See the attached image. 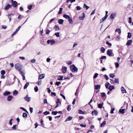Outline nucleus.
Wrapping results in <instances>:
<instances>
[{
  "mask_svg": "<svg viewBox=\"0 0 133 133\" xmlns=\"http://www.w3.org/2000/svg\"><path fill=\"white\" fill-rule=\"evenodd\" d=\"M32 7V5H30L28 6V8L30 10L31 9Z\"/></svg>",
  "mask_w": 133,
  "mask_h": 133,
  "instance_id": "61",
  "label": "nucleus"
},
{
  "mask_svg": "<svg viewBox=\"0 0 133 133\" xmlns=\"http://www.w3.org/2000/svg\"><path fill=\"white\" fill-rule=\"evenodd\" d=\"M110 85V84L108 82H107L105 84V86L107 89H108Z\"/></svg>",
  "mask_w": 133,
  "mask_h": 133,
  "instance_id": "24",
  "label": "nucleus"
},
{
  "mask_svg": "<svg viewBox=\"0 0 133 133\" xmlns=\"http://www.w3.org/2000/svg\"><path fill=\"white\" fill-rule=\"evenodd\" d=\"M54 28L55 29V31H57L58 30L59 28L58 26L55 25L54 27Z\"/></svg>",
  "mask_w": 133,
  "mask_h": 133,
  "instance_id": "28",
  "label": "nucleus"
},
{
  "mask_svg": "<svg viewBox=\"0 0 133 133\" xmlns=\"http://www.w3.org/2000/svg\"><path fill=\"white\" fill-rule=\"evenodd\" d=\"M78 111V113L80 114H84V112L81 110H79Z\"/></svg>",
  "mask_w": 133,
  "mask_h": 133,
  "instance_id": "38",
  "label": "nucleus"
},
{
  "mask_svg": "<svg viewBox=\"0 0 133 133\" xmlns=\"http://www.w3.org/2000/svg\"><path fill=\"white\" fill-rule=\"evenodd\" d=\"M61 83V82H57L56 83L55 85L58 86Z\"/></svg>",
  "mask_w": 133,
  "mask_h": 133,
  "instance_id": "50",
  "label": "nucleus"
},
{
  "mask_svg": "<svg viewBox=\"0 0 133 133\" xmlns=\"http://www.w3.org/2000/svg\"><path fill=\"white\" fill-rule=\"evenodd\" d=\"M121 91L122 93H127L126 90L124 89V88L123 87H121Z\"/></svg>",
  "mask_w": 133,
  "mask_h": 133,
  "instance_id": "12",
  "label": "nucleus"
},
{
  "mask_svg": "<svg viewBox=\"0 0 133 133\" xmlns=\"http://www.w3.org/2000/svg\"><path fill=\"white\" fill-rule=\"evenodd\" d=\"M115 110V108H113L111 109L110 113L111 114H113L114 113V111Z\"/></svg>",
  "mask_w": 133,
  "mask_h": 133,
  "instance_id": "46",
  "label": "nucleus"
},
{
  "mask_svg": "<svg viewBox=\"0 0 133 133\" xmlns=\"http://www.w3.org/2000/svg\"><path fill=\"white\" fill-rule=\"evenodd\" d=\"M80 126L81 127H86V125L85 124H80Z\"/></svg>",
  "mask_w": 133,
  "mask_h": 133,
  "instance_id": "56",
  "label": "nucleus"
},
{
  "mask_svg": "<svg viewBox=\"0 0 133 133\" xmlns=\"http://www.w3.org/2000/svg\"><path fill=\"white\" fill-rule=\"evenodd\" d=\"M85 17V15L84 13H82L81 14L80 16L79 17V18L81 20H83Z\"/></svg>",
  "mask_w": 133,
  "mask_h": 133,
  "instance_id": "4",
  "label": "nucleus"
},
{
  "mask_svg": "<svg viewBox=\"0 0 133 133\" xmlns=\"http://www.w3.org/2000/svg\"><path fill=\"white\" fill-rule=\"evenodd\" d=\"M132 41L131 40H129L128 41L126 45L128 46H130L132 43Z\"/></svg>",
  "mask_w": 133,
  "mask_h": 133,
  "instance_id": "10",
  "label": "nucleus"
},
{
  "mask_svg": "<svg viewBox=\"0 0 133 133\" xmlns=\"http://www.w3.org/2000/svg\"><path fill=\"white\" fill-rule=\"evenodd\" d=\"M44 115H46L50 114V112L49 111H46L43 112Z\"/></svg>",
  "mask_w": 133,
  "mask_h": 133,
  "instance_id": "48",
  "label": "nucleus"
},
{
  "mask_svg": "<svg viewBox=\"0 0 133 133\" xmlns=\"http://www.w3.org/2000/svg\"><path fill=\"white\" fill-rule=\"evenodd\" d=\"M107 17L106 16H105L104 17H103L102 19H101L100 20V23H101L102 22H103L107 18Z\"/></svg>",
  "mask_w": 133,
  "mask_h": 133,
  "instance_id": "27",
  "label": "nucleus"
},
{
  "mask_svg": "<svg viewBox=\"0 0 133 133\" xmlns=\"http://www.w3.org/2000/svg\"><path fill=\"white\" fill-rule=\"evenodd\" d=\"M28 115L25 112L23 113V116L24 118H26L27 117Z\"/></svg>",
  "mask_w": 133,
  "mask_h": 133,
  "instance_id": "34",
  "label": "nucleus"
},
{
  "mask_svg": "<svg viewBox=\"0 0 133 133\" xmlns=\"http://www.w3.org/2000/svg\"><path fill=\"white\" fill-rule=\"evenodd\" d=\"M63 17L66 19H70V17L69 16L67 15L66 14H64L63 15Z\"/></svg>",
  "mask_w": 133,
  "mask_h": 133,
  "instance_id": "20",
  "label": "nucleus"
},
{
  "mask_svg": "<svg viewBox=\"0 0 133 133\" xmlns=\"http://www.w3.org/2000/svg\"><path fill=\"white\" fill-rule=\"evenodd\" d=\"M13 97L12 96H9L7 98V100L8 101H11L12 98H13Z\"/></svg>",
  "mask_w": 133,
  "mask_h": 133,
  "instance_id": "16",
  "label": "nucleus"
},
{
  "mask_svg": "<svg viewBox=\"0 0 133 133\" xmlns=\"http://www.w3.org/2000/svg\"><path fill=\"white\" fill-rule=\"evenodd\" d=\"M71 105H69L67 107V110L68 111H70L71 110Z\"/></svg>",
  "mask_w": 133,
  "mask_h": 133,
  "instance_id": "44",
  "label": "nucleus"
},
{
  "mask_svg": "<svg viewBox=\"0 0 133 133\" xmlns=\"http://www.w3.org/2000/svg\"><path fill=\"white\" fill-rule=\"evenodd\" d=\"M63 76H58L57 79L58 80L61 81L63 79Z\"/></svg>",
  "mask_w": 133,
  "mask_h": 133,
  "instance_id": "19",
  "label": "nucleus"
},
{
  "mask_svg": "<svg viewBox=\"0 0 133 133\" xmlns=\"http://www.w3.org/2000/svg\"><path fill=\"white\" fill-rule=\"evenodd\" d=\"M70 68L71 71L73 72L76 73L78 71V69L75 65H73L70 66Z\"/></svg>",
  "mask_w": 133,
  "mask_h": 133,
  "instance_id": "2",
  "label": "nucleus"
},
{
  "mask_svg": "<svg viewBox=\"0 0 133 133\" xmlns=\"http://www.w3.org/2000/svg\"><path fill=\"white\" fill-rule=\"evenodd\" d=\"M11 7V5L8 4L6 6L5 8V10H7L10 8Z\"/></svg>",
  "mask_w": 133,
  "mask_h": 133,
  "instance_id": "13",
  "label": "nucleus"
},
{
  "mask_svg": "<svg viewBox=\"0 0 133 133\" xmlns=\"http://www.w3.org/2000/svg\"><path fill=\"white\" fill-rule=\"evenodd\" d=\"M76 9L77 10H80L81 9V8L79 6H77L76 7Z\"/></svg>",
  "mask_w": 133,
  "mask_h": 133,
  "instance_id": "59",
  "label": "nucleus"
},
{
  "mask_svg": "<svg viewBox=\"0 0 133 133\" xmlns=\"http://www.w3.org/2000/svg\"><path fill=\"white\" fill-rule=\"evenodd\" d=\"M106 95L105 94L104 92H102L101 94V96L102 97H104Z\"/></svg>",
  "mask_w": 133,
  "mask_h": 133,
  "instance_id": "54",
  "label": "nucleus"
},
{
  "mask_svg": "<svg viewBox=\"0 0 133 133\" xmlns=\"http://www.w3.org/2000/svg\"><path fill=\"white\" fill-rule=\"evenodd\" d=\"M24 98L26 101L29 102L30 101L31 98L28 97V95H27L25 97H24Z\"/></svg>",
  "mask_w": 133,
  "mask_h": 133,
  "instance_id": "5",
  "label": "nucleus"
},
{
  "mask_svg": "<svg viewBox=\"0 0 133 133\" xmlns=\"http://www.w3.org/2000/svg\"><path fill=\"white\" fill-rule=\"evenodd\" d=\"M60 100H59V99L58 98H57L56 99V103L57 104L59 103H60Z\"/></svg>",
  "mask_w": 133,
  "mask_h": 133,
  "instance_id": "58",
  "label": "nucleus"
},
{
  "mask_svg": "<svg viewBox=\"0 0 133 133\" xmlns=\"http://www.w3.org/2000/svg\"><path fill=\"white\" fill-rule=\"evenodd\" d=\"M109 76L110 77L113 78L115 77V75L114 74L111 73L110 74Z\"/></svg>",
  "mask_w": 133,
  "mask_h": 133,
  "instance_id": "29",
  "label": "nucleus"
},
{
  "mask_svg": "<svg viewBox=\"0 0 133 133\" xmlns=\"http://www.w3.org/2000/svg\"><path fill=\"white\" fill-rule=\"evenodd\" d=\"M12 5L14 7H16L18 6L17 2L16 1H14L12 3Z\"/></svg>",
  "mask_w": 133,
  "mask_h": 133,
  "instance_id": "9",
  "label": "nucleus"
},
{
  "mask_svg": "<svg viewBox=\"0 0 133 133\" xmlns=\"http://www.w3.org/2000/svg\"><path fill=\"white\" fill-rule=\"evenodd\" d=\"M50 31L48 29H46V34H49Z\"/></svg>",
  "mask_w": 133,
  "mask_h": 133,
  "instance_id": "49",
  "label": "nucleus"
},
{
  "mask_svg": "<svg viewBox=\"0 0 133 133\" xmlns=\"http://www.w3.org/2000/svg\"><path fill=\"white\" fill-rule=\"evenodd\" d=\"M98 74L97 73H95V75H94V76L93 77V78H96L98 76Z\"/></svg>",
  "mask_w": 133,
  "mask_h": 133,
  "instance_id": "43",
  "label": "nucleus"
},
{
  "mask_svg": "<svg viewBox=\"0 0 133 133\" xmlns=\"http://www.w3.org/2000/svg\"><path fill=\"white\" fill-rule=\"evenodd\" d=\"M57 113L58 112H57V111H53L52 112V115H56L57 114Z\"/></svg>",
  "mask_w": 133,
  "mask_h": 133,
  "instance_id": "40",
  "label": "nucleus"
},
{
  "mask_svg": "<svg viewBox=\"0 0 133 133\" xmlns=\"http://www.w3.org/2000/svg\"><path fill=\"white\" fill-rule=\"evenodd\" d=\"M45 76L44 74H42L39 76L38 77L39 79H41L44 78Z\"/></svg>",
  "mask_w": 133,
  "mask_h": 133,
  "instance_id": "8",
  "label": "nucleus"
},
{
  "mask_svg": "<svg viewBox=\"0 0 133 133\" xmlns=\"http://www.w3.org/2000/svg\"><path fill=\"white\" fill-rule=\"evenodd\" d=\"M64 20L62 19H60L58 21V23L59 24H62L63 23Z\"/></svg>",
  "mask_w": 133,
  "mask_h": 133,
  "instance_id": "21",
  "label": "nucleus"
},
{
  "mask_svg": "<svg viewBox=\"0 0 133 133\" xmlns=\"http://www.w3.org/2000/svg\"><path fill=\"white\" fill-rule=\"evenodd\" d=\"M114 80L113 79H110V83L111 84H114Z\"/></svg>",
  "mask_w": 133,
  "mask_h": 133,
  "instance_id": "63",
  "label": "nucleus"
},
{
  "mask_svg": "<svg viewBox=\"0 0 133 133\" xmlns=\"http://www.w3.org/2000/svg\"><path fill=\"white\" fill-rule=\"evenodd\" d=\"M114 82L116 83H119V79L118 78H115V79Z\"/></svg>",
  "mask_w": 133,
  "mask_h": 133,
  "instance_id": "31",
  "label": "nucleus"
},
{
  "mask_svg": "<svg viewBox=\"0 0 133 133\" xmlns=\"http://www.w3.org/2000/svg\"><path fill=\"white\" fill-rule=\"evenodd\" d=\"M101 86L99 85H97L95 86V89L98 90L100 89Z\"/></svg>",
  "mask_w": 133,
  "mask_h": 133,
  "instance_id": "18",
  "label": "nucleus"
},
{
  "mask_svg": "<svg viewBox=\"0 0 133 133\" xmlns=\"http://www.w3.org/2000/svg\"><path fill=\"white\" fill-rule=\"evenodd\" d=\"M29 83H26L25 84L24 86V89H26L29 85Z\"/></svg>",
  "mask_w": 133,
  "mask_h": 133,
  "instance_id": "22",
  "label": "nucleus"
},
{
  "mask_svg": "<svg viewBox=\"0 0 133 133\" xmlns=\"http://www.w3.org/2000/svg\"><path fill=\"white\" fill-rule=\"evenodd\" d=\"M85 7L86 8V9L87 10L89 8V7L88 6L85 4H84L83 6V8H84Z\"/></svg>",
  "mask_w": 133,
  "mask_h": 133,
  "instance_id": "42",
  "label": "nucleus"
},
{
  "mask_svg": "<svg viewBox=\"0 0 133 133\" xmlns=\"http://www.w3.org/2000/svg\"><path fill=\"white\" fill-rule=\"evenodd\" d=\"M36 61V60L35 59H33L31 60V62L32 63H34Z\"/></svg>",
  "mask_w": 133,
  "mask_h": 133,
  "instance_id": "57",
  "label": "nucleus"
},
{
  "mask_svg": "<svg viewBox=\"0 0 133 133\" xmlns=\"http://www.w3.org/2000/svg\"><path fill=\"white\" fill-rule=\"evenodd\" d=\"M55 35L57 37H59L60 36L59 33V32L56 33L55 34Z\"/></svg>",
  "mask_w": 133,
  "mask_h": 133,
  "instance_id": "47",
  "label": "nucleus"
},
{
  "mask_svg": "<svg viewBox=\"0 0 133 133\" xmlns=\"http://www.w3.org/2000/svg\"><path fill=\"white\" fill-rule=\"evenodd\" d=\"M98 114V112L96 110L93 111L92 112V114L93 116L94 115H96Z\"/></svg>",
  "mask_w": 133,
  "mask_h": 133,
  "instance_id": "11",
  "label": "nucleus"
},
{
  "mask_svg": "<svg viewBox=\"0 0 133 133\" xmlns=\"http://www.w3.org/2000/svg\"><path fill=\"white\" fill-rule=\"evenodd\" d=\"M115 32H118V34L119 35L121 34V30L120 29H116L115 30Z\"/></svg>",
  "mask_w": 133,
  "mask_h": 133,
  "instance_id": "26",
  "label": "nucleus"
},
{
  "mask_svg": "<svg viewBox=\"0 0 133 133\" xmlns=\"http://www.w3.org/2000/svg\"><path fill=\"white\" fill-rule=\"evenodd\" d=\"M15 66L16 69L19 71L20 72L23 74H25V72L24 71L22 70H21L23 66L21 64L19 63H17L15 65Z\"/></svg>",
  "mask_w": 133,
  "mask_h": 133,
  "instance_id": "1",
  "label": "nucleus"
},
{
  "mask_svg": "<svg viewBox=\"0 0 133 133\" xmlns=\"http://www.w3.org/2000/svg\"><path fill=\"white\" fill-rule=\"evenodd\" d=\"M1 74L3 75H4L5 74V71L3 70L1 71Z\"/></svg>",
  "mask_w": 133,
  "mask_h": 133,
  "instance_id": "52",
  "label": "nucleus"
},
{
  "mask_svg": "<svg viewBox=\"0 0 133 133\" xmlns=\"http://www.w3.org/2000/svg\"><path fill=\"white\" fill-rule=\"evenodd\" d=\"M112 51L111 50H108L107 51V54L108 55H109V56H110L112 55Z\"/></svg>",
  "mask_w": 133,
  "mask_h": 133,
  "instance_id": "6",
  "label": "nucleus"
},
{
  "mask_svg": "<svg viewBox=\"0 0 133 133\" xmlns=\"http://www.w3.org/2000/svg\"><path fill=\"white\" fill-rule=\"evenodd\" d=\"M10 94V92L9 91H6L4 93L3 95L4 96H6L9 95Z\"/></svg>",
  "mask_w": 133,
  "mask_h": 133,
  "instance_id": "23",
  "label": "nucleus"
},
{
  "mask_svg": "<svg viewBox=\"0 0 133 133\" xmlns=\"http://www.w3.org/2000/svg\"><path fill=\"white\" fill-rule=\"evenodd\" d=\"M109 87L108 89H109V90L110 91H111L112 89L115 88L114 87L113 85H110V86H109Z\"/></svg>",
  "mask_w": 133,
  "mask_h": 133,
  "instance_id": "15",
  "label": "nucleus"
},
{
  "mask_svg": "<svg viewBox=\"0 0 133 133\" xmlns=\"http://www.w3.org/2000/svg\"><path fill=\"white\" fill-rule=\"evenodd\" d=\"M72 117H71L70 116L68 117L66 119L65 121V122H66L67 121L71 120L72 119Z\"/></svg>",
  "mask_w": 133,
  "mask_h": 133,
  "instance_id": "25",
  "label": "nucleus"
},
{
  "mask_svg": "<svg viewBox=\"0 0 133 133\" xmlns=\"http://www.w3.org/2000/svg\"><path fill=\"white\" fill-rule=\"evenodd\" d=\"M48 44L50 43L51 45H54L55 43V41L54 40H48L47 41Z\"/></svg>",
  "mask_w": 133,
  "mask_h": 133,
  "instance_id": "3",
  "label": "nucleus"
},
{
  "mask_svg": "<svg viewBox=\"0 0 133 133\" xmlns=\"http://www.w3.org/2000/svg\"><path fill=\"white\" fill-rule=\"evenodd\" d=\"M12 120H13V119L12 118H11L10 120L9 124H10V125H11L12 124Z\"/></svg>",
  "mask_w": 133,
  "mask_h": 133,
  "instance_id": "60",
  "label": "nucleus"
},
{
  "mask_svg": "<svg viewBox=\"0 0 133 133\" xmlns=\"http://www.w3.org/2000/svg\"><path fill=\"white\" fill-rule=\"evenodd\" d=\"M63 9L62 8H60L59 9V10L58 12V14H61L62 13V10Z\"/></svg>",
  "mask_w": 133,
  "mask_h": 133,
  "instance_id": "32",
  "label": "nucleus"
},
{
  "mask_svg": "<svg viewBox=\"0 0 133 133\" xmlns=\"http://www.w3.org/2000/svg\"><path fill=\"white\" fill-rule=\"evenodd\" d=\"M131 37V34L130 32L128 33L127 37L129 38H130Z\"/></svg>",
  "mask_w": 133,
  "mask_h": 133,
  "instance_id": "35",
  "label": "nucleus"
},
{
  "mask_svg": "<svg viewBox=\"0 0 133 133\" xmlns=\"http://www.w3.org/2000/svg\"><path fill=\"white\" fill-rule=\"evenodd\" d=\"M98 107L99 108H101L102 107V105L101 104H99L98 105Z\"/></svg>",
  "mask_w": 133,
  "mask_h": 133,
  "instance_id": "39",
  "label": "nucleus"
},
{
  "mask_svg": "<svg viewBox=\"0 0 133 133\" xmlns=\"http://www.w3.org/2000/svg\"><path fill=\"white\" fill-rule=\"evenodd\" d=\"M68 21L69 22V23L70 24H72L73 23V21L72 20V19L71 18H70V19H68Z\"/></svg>",
  "mask_w": 133,
  "mask_h": 133,
  "instance_id": "33",
  "label": "nucleus"
},
{
  "mask_svg": "<svg viewBox=\"0 0 133 133\" xmlns=\"http://www.w3.org/2000/svg\"><path fill=\"white\" fill-rule=\"evenodd\" d=\"M125 109H119V112L120 113H121L122 114H123L125 112Z\"/></svg>",
  "mask_w": 133,
  "mask_h": 133,
  "instance_id": "17",
  "label": "nucleus"
},
{
  "mask_svg": "<svg viewBox=\"0 0 133 133\" xmlns=\"http://www.w3.org/2000/svg\"><path fill=\"white\" fill-rule=\"evenodd\" d=\"M17 126L16 125H14L12 127V129L13 130H16V127Z\"/></svg>",
  "mask_w": 133,
  "mask_h": 133,
  "instance_id": "51",
  "label": "nucleus"
},
{
  "mask_svg": "<svg viewBox=\"0 0 133 133\" xmlns=\"http://www.w3.org/2000/svg\"><path fill=\"white\" fill-rule=\"evenodd\" d=\"M106 124L105 121H104L101 124V127H103Z\"/></svg>",
  "mask_w": 133,
  "mask_h": 133,
  "instance_id": "36",
  "label": "nucleus"
},
{
  "mask_svg": "<svg viewBox=\"0 0 133 133\" xmlns=\"http://www.w3.org/2000/svg\"><path fill=\"white\" fill-rule=\"evenodd\" d=\"M115 65H116V68H118L119 66V64L118 63H115Z\"/></svg>",
  "mask_w": 133,
  "mask_h": 133,
  "instance_id": "55",
  "label": "nucleus"
},
{
  "mask_svg": "<svg viewBox=\"0 0 133 133\" xmlns=\"http://www.w3.org/2000/svg\"><path fill=\"white\" fill-rule=\"evenodd\" d=\"M116 14L115 13H112L110 16V18L111 19H113L114 18L116 17Z\"/></svg>",
  "mask_w": 133,
  "mask_h": 133,
  "instance_id": "7",
  "label": "nucleus"
},
{
  "mask_svg": "<svg viewBox=\"0 0 133 133\" xmlns=\"http://www.w3.org/2000/svg\"><path fill=\"white\" fill-rule=\"evenodd\" d=\"M38 88L37 86H36L34 88V90L35 92H37L38 91Z\"/></svg>",
  "mask_w": 133,
  "mask_h": 133,
  "instance_id": "45",
  "label": "nucleus"
},
{
  "mask_svg": "<svg viewBox=\"0 0 133 133\" xmlns=\"http://www.w3.org/2000/svg\"><path fill=\"white\" fill-rule=\"evenodd\" d=\"M18 93V92L16 90H15L13 92V94L14 95H17Z\"/></svg>",
  "mask_w": 133,
  "mask_h": 133,
  "instance_id": "37",
  "label": "nucleus"
},
{
  "mask_svg": "<svg viewBox=\"0 0 133 133\" xmlns=\"http://www.w3.org/2000/svg\"><path fill=\"white\" fill-rule=\"evenodd\" d=\"M62 69L63 72L65 73L66 71L67 68L65 67H64L62 68Z\"/></svg>",
  "mask_w": 133,
  "mask_h": 133,
  "instance_id": "14",
  "label": "nucleus"
},
{
  "mask_svg": "<svg viewBox=\"0 0 133 133\" xmlns=\"http://www.w3.org/2000/svg\"><path fill=\"white\" fill-rule=\"evenodd\" d=\"M106 43L107 45H108L109 46H111V44L108 42V41H107L106 42Z\"/></svg>",
  "mask_w": 133,
  "mask_h": 133,
  "instance_id": "41",
  "label": "nucleus"
},
{
  "mask_svg": "<svg viewBox=\"0 0 133 133\" xmlns=\"http://www.w3.org/2000/svg\"><path fill=\"white\" fill-rule=\"evenodd\" d=\"M132 22V19L131 17H130L129 18V23H131Z\"/></svg>",
  "mask_w": 133,
  "mask_h": 133,
  "instance_id": "53",
  "label": "nucleus"
},
{
  "mask_svg": "<svg viewBox=\"0 0 133 133\" xmlns=\"http://www.w3.org/2000/svg\"><path fill=\"white\" fill-rule=\"evenodd\" d=\"M104 77H105V79L106 80H107L108 79V78L107 76L106 75H104Z\"/></svg>",
  "mask_w": 133,
  "mask_h": 133,
  "instance_id": "64",
  "label": "nucleus"
},
{
  "mask_svg": "<svg viewBox=\"0 0 133 133\" xmlns=\"http://www.w3.org/2000/svg\"><path fill=\"white\" fill-rule=\"evenodd\" d=\"M105 49L103 47H102L101 48V51L102 53H104L105 51Z\"/></svg>",
  "mask_w": 133,
  "mask_h": 133,
  "instance_id": "30",
  "label": "nucleus"
},
{
  "mask_svg": "<svg viewBox=\"0 0 133 133\" xmlns=\"http://www.w3.org/2000/svg\"><path fill=\"white\" fill-rule=\"evenodd\" d=\"M21 26H19L18 27V28L16 30V32H18L19 30H20V28H21Z\"/></svg>",
  "mask_w": 133,
  "mask_h": 133,
  "instance_id": "62",
  "label": "nucleus"
}]
</instances>
